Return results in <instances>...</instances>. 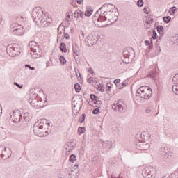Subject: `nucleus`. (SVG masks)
<instances>
[{
    "label": "nucleus",
    "mask_w": 178,
    "mask_h": 178,
    "mask_svg": "<svg viewBox=\"0 0 178 178\" xmlns=\"http://www.w3.org/2000/svg\"><path fill=\"white\" fill-rule=\"evenodd\" d=\"M119 13L115 10L113 4H104L95 13L92 19L96 21L98 27H108V24H105L106 20L111 23H115L118 19Z\"/></svg>",
    "instance_id": "f257e3e1"
},
{
    "label": "nucleus",
    "mask_w": 178,
    "mask_h": 178,
    "mask_svg": "<svg viewBox=\"0 0 178 178\" xmlns=\"http://www.w3.org/2000/svg\"><path fill=\"white\" fill-rule=\"evenodd\" d=\"M6 52L11 58H15V56H19L22 54V48L19 44H10L7 46Z\"/></svg>",
    "instance_id": "f03ea898"
},
{
    "label": "nucleus",
    "mask_w": 178,
    "mask_h": 178,
    "mask_svg": "<svg viewBox=\"0 0 178 178\" xmlns=\"http://www.w3.org/2000/svg\"><path fill=\"white\" fill-rule=\"evenodd\" d=\"M136 52L132 47H127L125 51H123L122 55L123 57L122 58V60L126 65H129V63H131L133 62V58H134V55Z\"/></svg>",
    "instance_id": "7ed1b4c3"
},
{
    "label": "nucleus",
    "mask_w": 178,
    "mask_h": 178,
    "mask_svg": "<svg viewBox=\"0 0 178 178\" xmlns=\"http://www.w3.org/2000/svg\"><path fill=\"white\" fill-rule=\"evenodd\" d=\"M113 111L115 112H119V113H126V106L120 104V100L115 102L111 105Z\"/></svg>",
    "instance_id": "20e7f679"
},
{
    "label": "nucleus",
    "mask_w": 178,
    "mask_h": 178,
    "mask_svg": "<svg viewBox=\"0 0 178 178\" xmlns=\"http://www.w3.org/2000/svg\"><path fill=\"white\" fill-rule=\"evenodd\" d=\"M97 42H98V37H97L95 34L91 33L87 37L86 45H87V47H92L95 45Z\"/></svg>",
    "instance_id": "39448f33"
},
{
    "label": "nucleus",
    "mask_w": 178,
    "mask_h": 178,
    "mask_svg": "<svg viewBox=\"0 0 178 178\" xmlns=\"http://www.w3.org/2000/svg\"><path fill=\"white\" fill-rule=\"evenodd\" d=\"M154 168L147 167L142 171V175L144 178H154Z\"/></svg>",
    "instance_id": "423d86ee"
},
{
    "label": "nucleus",
    "mask_w": 178,
    "mask_h": 178,
    "mask_svg": "<svg viewBox=\"0 0 178 178\" xmlns=\"http://www.w3.org/2000/svg\"><path fill=\"white\" fill-rule=\"evenodd\" d=\"M33 98L31 97L29 99V104H31V106L33 108H35L36 109H38V108H40L41 106L40 105V102L38 101V99H36V97H38V94L35 93L33 95Z\"/></svg>",
    "instance_id": "0eeeda50"
},
{
    "label": "nucleus",
    "mask_w": 178,
    "mask_h": 178,
    "mask_svg": "<svg viewBox=\"0 0 178 178\" xmlns=\"http://www.w3.org/2000/svg\"><path fill=\"white\" fill-rule=\"evenodd\" d=\"M72 51L74 54V58L76 62L80 61V47L77 46V44H72Z\"/></svg>",
    "instance_id": "6e6552de"
},
{
    "label": "nucleus",
    "mask_w": 178,
    "mask_h": 178,
    "mask_svg": "<svg viewBox=\"0 0 178 178\" xmlns=\"http://www.w3.org/2000/svg\"><path fill=\"white\" fill-rule=\"evenodd\" d=\"M149 143H147L143 141H139L136 145V149H139L140 151H147V149H149Z\"/></svg>",
    "instance_id": "1a4fd4ad"
},
{
    "label": "nucleus",
    "mask_w": 178,
    "mask_h": 178,
    "mask_svg": "<svg viewBox=\"0 0 178 178\" xmlns=\"http://www.w3.org/2000/svg\"><path fill=\"white\" fill-rule=\"evenodd\" d=\"M31 52H33V54L31 55L33 59H37L38 58H41V56H42V50L41 49L40 45L35 49L33 48Z\"/></svg>",
    "instance_id": "9d476101"
},
{
    "label": "nucleus",
    "mask_w": 178,
    "mask_h": 178,
    "mask_svg": "<svg viewBox=\"0 0 178 178\" xmlns=\"http://www.w3.org/2000/svg\"><path fill=\"white\" fill-rule=\"evenodd\" d=\"M11 120L14 123H19V122L22 120L23 118H22V113H20V111H13L11 115Z\"/></svg>",
    "instance_id": "9b49d317"
},
{
    "label": "nucleus",
    "mask_w": 178,
    "mask_h": 178,
    "mask_svg": "<svg viewBox=\"0 0 178 178\" xmlns=\"http://www.w3.org/2000/svg\"><path fill=\"white\" fill-rule=\"evenodd\" d=\"M33 132L38 137H45L47 136L44 132V126L42 125L39 126V128H34Z\"/></svg>",
    "instance_id": "f8f14e48"
},
{
    "label": "nucleus",
    "mask_w": 178,
    "mask_h": 178,
    "mask_svg": "<svg viewBox=\"0 0 178 178\" xmlns=\"http://www.w3.org/2000/svg\"><path fill=\"white\" fill-rule=\"evenodd\" d=\"M152 96V91L149 92H140L139 94H136V97H140L143 99H149Z\"/></svg>",
    "instance_id": "ddd939ff"
},
{
    "label": "nucleus",
    "mask_w": 178,
    "mask_h": 178,
    "mask_svg": "<svg viewBox=\"0 0 178 178\" xmlns=\"http://www.w3.org/2000/svg\"><path fill=\"white\" fill-rule=\"evenodd\" d=\"M149 91H152V89L149 88L148 86H140L136 91V94H140V92H148Z\"/></svg>",
    "instance_id": "4468645a"
},
{
    "label": "nucleus",
    "mask_w": 178,
    "mask_h": 178,
    "mask_svg": "<svg viewBox=\"0 0 178 178\" xmlns=\"http://www.w3.org/2000/svg\"><path fill=\"white\" fill-rule=\"evenodd\" d=\"M32 17L34 22H35L36 23H38V22L41 20V17H42V15L38 12L33 11Z\"/></svg>",
    "instance_id": "2eb2a0df"
},
{
    "label": "nucleus",
    "mask_w": 178,
    "mask_h": 178,
    "mask_svg": "<svg viewBox=\"0 0 178 178\" xmlns=\"http://www.w3.org/2000/svg\"><path fill=\"white\" fill-rule=\"evenodd\" d=\"M67 147L68 149L69 152L70 151H73V149L74 147H76V140L74 139H71L67 143Z\"/></svg>",
    "instance_id": "dca6fc26"
},
{
    "label": "nucleus",
    "mask_w": 178,
    "mask_h": 178,
    "mask_svg": "<svg viewBox=\"0 0 178 178\" xmlns=\"http://www.w3.org/2000/svg\"><path fill=\"white\" fill-rule=\"evenodd\" d=\"M14 35H22L24 33V31L23 30V26H19V28L14 30L13 32H12Z\"/></svg>",
    "instance_id": "f3484780"
},
{
    "label": "nucleus",
    "mask_w": 178,
    "mask_h": 178,
    "mask_svg": "<svg viewBox=\"0 0 178 178\" xmlns=\"http://www.w3.org/2000/svg\"><path fill=\"white\" fill-rule=\"evenodd\" d=\"M161 156L165 158V159H166L170 156V155H169L168 149H166V148L165 147H161Z\"/></svg>",
    "instance_id": "a211bd4d"
},
{
    "label": "nucleus",
    "mask_w": 178,
    "mask_h": 178,
    "mask_svg": "<svg viewBox=\"0 0 178 178\" xmlns=\"http://www.w3.org/2000/svg\"><path fill=\"white\" fill-rule=\"evenodd\" d=\"M102 145L104 148H108V149H111L113 147L112 140L102 141Z\"/></svg>",
    "instance_id": "6ab92c4d"
},
{
    "label": "nucleus",
    "mask_w": 178,
    "mask_h": 178,
    "mask_svg": "<svg viewBox=\"0 0 178 178\" xmlns=\"http://www.w3.org/2000/svg\"><path fill=\"white\" fill-rule=\"evenodd\" d=\"M145 112L147 115H152V113H154V105L153 104L148 105L146 107Z\"/></svg>",
    "instance_id": "aec40b11"
},
{
    "label": "nucleus",
    "mask_w": 178,
    "mask_h": 178,
    "mask_svg": "<svg viewBox=\"0 0 178 178\" xmlns=\"http://www.w3.org/2000/svg\"><path fill=\"white\" fill-rule=\"evenodd\" d=\"M74 17L76 19H79V17H81L83 19L84 18V12L78 9L74 13Z\"/></svg>",
    "instance_id": "412c9836"
},
{
    "label": "nucleus",
    "mask_w": 178,
    "mask_h": 178,
    "mask_svg": "<svg viewBox=\"0 0 178 178\" xmlns=\"http://www.w3.org/2000/svg\"><path fill=\"white\" fill-rule=\"evenodd\" d=\"M47 18L48 14H42L40 21V23H42V26H45V23H47Z\"/></svg>",
    "instance_id": "4be33fe9"
},
{
    "label": "nucleus",
    "mask_w": 178,
    "mask_h": 178,
    "mask_svg": "<svg viewBox=\"0 0 178 178\" xmlns=\"http://www.w3.org/2000/svg\"><path fill=\"white\" fill-rule=\"evenodd\" d=\"M29 45L30 47L31 51H32L33 49H35V48L38 46V43L35 42V41H31Z\"/></svg>",
    "instance_id": "5701e85b"
},
{
    "label": "nucleus",
    "mask_w": 178,
    "mask_h": 178,
    "mask_svg": "<svg viewBox=\"0 0 178 178\" xmlns=\"http://www.w3.org/2000/svg\"><path fill=\"white\" fill-rule=\"evenodd\" d=\"M157 31L159 34H161V36H163V30H165V28L162 25H159L156 26Z\"/></svg>",
    "instance_id": "b1692460"
},
{
    "label": "nucleus",
    "mask_w": 178,
    "mask_h": 178,
    "mask_svg": "<svg viewBox=\"0 0 178 178\" xmlns=\"http://www.w3.org/2000/svg\"><path fill=\"white\" fill-rule=\"evenodd\" d=\"M19 26H22V25H20V24H17L16 22L10 25V31H11V33H13L14 30H16L17 29H18Z\"/></svg>",
    "instance_id": "393cba45"
},
{
    "label": "nucleus",
    "mask_w": 178,
    "mask_h": 178,
    "mask_svg": "<svg viewBox=\"0 0 178 178\" xmlns=\"http://www.w3.org/2000/svg\"><path fill=\"white\" fill-rule=\"evenodd\" d=\"M60 49L61 51V52H65V54H66V52H67V49H66V44L62 42L60 44Z\"/></svg>",
    "instance_id": "a878e982"
},
{
    "label": "nucleus",
    "mask_w": 178,
    "mask_h": 178,
    "mask_svg": "<svg viewBox=\"0 0 178 178\" xmlns=\"http://www.w3.org/2000/svg\"><path fill=\"white\" fill-rule=\"evenodd\" d=\"M147 77H150L151 79H153V80H155V79H156V72L155 71H151L147 75Z\"/></svg>",
    "instance_id": "bb28decb"
},
{
    "label": "nucleus",
    "mask_w": 178,
    "mask_h": 178,
    "mask_svg": "<svg viewBox=\"0 0 178 178\" xmlns=\"http://www.w3.org/2000/svg\"><path fill=\"white\" fill-rule=\"evenodd\" d=\"M78 133L79 136H81V134H84L86 133V127H79L78 128Z\"/></svg>",
    "instance_id": "cd10ccee"
},
{
    "label": "nucleus",
    "mask_w": 178,
    "mask_h": 178,
    "mask_svg": "<svg viewBox=\"0 0 178 178\" xmlns=\"http://www.w3.org/2000/svg\"><path fill=\"white\" fill-rule=\"evenodd\" d=\"M67 178H76L74 170L72 169L70 172L67 175Z\"/></svg>",
    "instance_id": "c85d7f7f"
},
{
    "label": "nucleus",
    "mask_w": 178,
    "mask_h": 178,
    "mask_svg": "<svg viewBox=\"0 0 178 178\" xmlns=\"http://www.w3.org/2000/svg\"><path fill=\"white\" fill-rule=\"evenodd\" d=\"M97 91L104 92L105 91V88L104 87V84L100 83V84L97 85Z\"/></svg>",
    "instance_id": "c756f323"
},
{
    "label": "nucleus",
    "mask_w": 178,
    "mask_h": 178,
    "mask_svg": "<svg viewBox=\"0 0 178 178\" xmlns=\"http://www.w3.org/2000/svg\"><path fill=\"white\" fill-rule=\"evenodd\" d=\"M161 54V47L158 45V42H156V50H155V55L158 56Z\"/></svg>",
    "instance_id": "7c9ffc66"
},
{
    "label": "nucleus",
    "mask_w": 178,
    "mask_h": 178,
    "mask_svg": "<svg viewBox=\"0 0 178 178\" xmlns=\"http://www.w3.org/2000/svg\"><path fill=\"white\" fill-rule=\"evenodd\" d=\"M92 12H94L93 10H87L85 13H83V17H86V16L89 17V16H91V15H92Z\"/></svg>",
    "instance_id": "2f4dec72"
},
{
    "label": "nucleus",
    "mask_w": 178,
    "mask_h": 178,
    "mask_svg": "<svg viewBox=\"0 0 178 178\" xmlns=\"http://www.w3.org/2000/svg\"><path fill=\"white\" fill-rule=\"evenodd\" d=\"M170 20H172V17L170 16H165L163 17V21L164 23H170Z\"/></svg>",
    "instance_id": "473e14b6"
},
{
    "label": "nucleus",
    "mask_w": 178,
    "mask_h": 178,
    "mask_svg": "<svg viewBox=\"0 0 178 178\" xmlns=\"http://www.w3.org/2000/svg\"><path fill=\"white\" fill-rule=\"evenodd\" d=\"M176 10H177V8L176 6H173L169 9V12H171L170 16H173L175 15Z\"/></svg>",
    "instance_id": "72a5a7b5"
},
{
    "label": "nucleus",
    "mask_w": 178,
    "mask_h": 178,
    "mask_svg": "<svg viewBox=\"0 0 178 178\" xmlns=\"http://www.w3.org/2000/svg\"><path fill=\"white\" fill-rule=\"evenodd\" d=\"M59 60L61 63V65L63 66L66 63V58H65V56H60L59 58Z\"/></svg>",
    "instance_id": "f704fd0d"
},
{
    "label": "nucleus",
    "mask_w": 178,
    "mask_h": 178,
    "mask_svg": "<svg viewBox=\"0 0 178 178\" xmlns=\"http://www.w3.org/2000/svg\"><path fill=\"white\" fill-rule=\"evenodd\" d=\"M74 89L76 92H79L80 91H81V86L79 83H75Z\"/></svg>",
    "instance_id": "c9c22d12"
},
{
    "label": "nucleus",
    "mask_w": 178,
    "mask_h": 178,
    "mask_svg": "<svg viewBox=\"0 0 178 178\" xmlns=\"http://www.w3.org/2000/svg\"><path fill=\"white\" fill-rule=\"evenodd\" d=\"M96 108L93 109L92 113L93 115H98L99 113V108H101V106H95Z\"/></svg>",
    "instance_id": "e433bc0d"
},
{
    "label": "nucleus",
    "mask_w": 178,
    "mask_h": 178,
    "mask_svg": "<svg viewBox=\"0 0 178 178\" xmlns=\"http://www.w3.org/2000/svg\"><path fill=\"white\" fill-rule=\"evenodd\" d=\"M77 157L76 156L75 154H71L70 156V162H72L73 163V162H74V161H76Z\"/></svg>",
    "instance_id": "4c0bfd02"
},
{
    "label": "nucleus",
    "mask_w": 178,
    "mask_h": 178,
    "mask_svg": "<svg viewBox=\"0 0 178 178\" xmlns=\"http://www.w3.org/2000/svg\"><path fill=\"white\" fill-rule=\"evenodd\" d=\"M40 124H41V120H39L34 124L33 130H34V129L40 128Z\"/></svg>",
    "instance_id": "58836bf2"
},
{
    "label": "nucleus",
    "mask_w": 178,
    "mask_h": 178,
    "mask_svg": "<svg viewBox=\"0 0 178 178\" xmlns=\"http://www.w3.org/2000/svg\"><path fill=\"white\" fill-rule=\"evenodd\" d=\"M63 37V32L60 31V26L58 27V38L57 40H59V38H62Z\"/></svg>",
    "instance_id": "ea45409f"
},
{
    "label": "nucleus",
    "mask_w": 178,
    "mask_h": 178,
    "mask_svg": "<svg viewBox=\"0 0 178 178\" xmlns=\"http://www.w3.org/2000/svg\"><path fill=\"white\" fill-rule=\"evenodd\" d=\"M172 91L175 94L178 95V84L172 86Z\"/></svg>",
    "instance_id": "a19ab883"
},
{
    "label": "nucleus",
    "mask_w": 178,
    "mask_h": 178,
    "mask_svg": "<svg viewBox=\"0 0 178 178\" xmlns=\"http://www.w3.org/2000/svg\"><path fill=\"white\" fill-rule=\"evenodd\" d=\"M86 120V114L83 113L81 116V118L79 120V123H84V121Z\"/></svg>",
    "instance_id": "79ce46f5"
},
{
    "label": "nucleus",
    "mask_w": 178,
    "mask_h": 178,
    "mask_svg": "<svg viewBox=\"0 0 178 178\" xmlns=\"http://www.w3.org/2000/svg\"><path fill=\"white\" fill-rule=\"evenodd\" d=\"M90 98L92 101H97V99H99V97L94 94H91Z\"/></svg>",
    "instance_id": "37998d69"
},
{
    "label": "nucleus",
    "mask_w": 178,
    "mask_h": 178,
    "mask_svg": "<svg viewBox=\"0 0 178 178\" xmlns=\"http://www.w3.org/2000/svg\"><path fill=\"white\" fill-rule=\"evenodd\" d=\"M51 22L52 19L47 15V19L46 21V23L44 24V26H49V24H51Z\"/></svg>",
    "instance_id": "c03bdc74"
},
{
    "label": "nucleus",
    "mask_w": 178,
    "mask_h": 178,
    "mask_svg": "<svg viewBox=\"0 0 178 178\" xmlns=\"http://www.w3.org/2000/svg\"><path fill=\"white\" fill-rule=\"evenodd\" d=\"M137 5H138V6H139V8H143V6H144V1L138 0L137 1Z\"/></svg>",
    "instance_id": "a18cd8bd"
},
{
    "label": "nucleus",
    "mask_w": 178,
    "mask_h": 178,
    "mask_svg": "<svg viewBox=\"0 0 178 178\" xmlns=\"http://www.w3.org/2000/svg\"><path fill=\"white\" fill-rule=\"evenodd\" d=\"M23 119L24 122H29L30 118H29V113L24 114Z\"/></svg>",
    "instance_id": "49530a36"
},
{
    "label": "nucleus",
    "mask_w": 178,
    "mask_h": 178,
    "mask_svg": "<svg viewBox=\"0 0 178 178\" xmlns=\"http://www.w3.org/2000/svg\"><path fill=\"white\" fill-rule=\"evenodd\" d=\"M157 37H158V34L156 33V31H155V29H153L152 39L156 40Z\"/></svg>",
    "instance_id": "de8ad7c7"
},
{
    "label": "nucleus",
    "mask_w": 178,
    "mask_h": 178,
    "mask_svg": "<svg viewBox=\"0 0 178 178\" xmlns=\"http://www.w3.org/2000/svg\"><path fill=\"white\" fill-rule=\"evenodd\" d=\"M79 102L81 104V106L79 107V111H80V109H81V108H83V96H79Z\"/></svg>",
    "instance_id": "09e8293b"
},
{
    "label": "nucleus",
    "mask_w": 178,
    "mask_h": 178,
    "mask_svg": "<svg viewBox=\"0 0 178 178\" xmlns=\"http://www.w3.org/2000/svg\"><path fill=\"white\" fill-rule=\"evenodd\" d=\"M79 38H81V40H83V38H84V31H83V30H81L79 31Z\"/></svg>",
    "instance_id": "8fccbe9b"
},
{
    "label": "nucleus",
    "mask_w": 178,
    "mask_h": 178,
    "mask_svg": "<svg viewBox=\"0 0 178 178\" xmlns=\"http://www.w3.org/2000/svg\"><path fill=\"white\" fill-rule=\"evenodd\" d=\"M154 22V19L151 18L150 19H147L145 21V24H147V26H148L149 24H151V23H153Z\"/></svg>",
    "instance_id": "3c124183"
},
{
    "label": "nucleus",
    "mask_w": 178,
    "mask_h": 178,
    "mask_svg": "<svg viewBox=\"0 0 178 178\" xmlns=\"http://www.w3.org/2000/svg\"><path fill=\"white\" fill-rule=\"evenodd\" d=\"M25 67H28L30 70H35V67H31V65L29 64L25 65Z\"/></svg>",
    "instance_id": "603ef678"
},
{
    "label": "nucleus",
    "mask_w": 178,
    "mask_h": 178,
    "mask_svg": "<svg viewBox=\"0 0 178 178\" xmlns=\"http://www.w3.org/2000/svg\"><path fill=\"white\" fill-rule=\"evenodd\" d=\"M126 86H127V84H126V81H124L122 84V86H118V88L119 90H122V88H123V87H126Z\"/></svg>",
    "instance_id": "864d4df0"
},
{
    "label": "nucleus",
    "mask_w": 178,
    "mask_h": 178,
    "mask_svg": "<svg viewBox=\"0 0 178 178\" xmlns=\"http://www.w3.org/2000/svg\"><path fill=\"white\" fill-rule=\"evenodd\" d=\"M2 151H3V147H0V156H1V158H4L5 154H3V153H2Z\"/></svg>",
    "instance_id": "5fc2aeb1"
},
{
    "label": "nucleus",
    "mask_w": 178,
    "mask_h": 178,
    "mask_svg": "<svg viewBox=\"0 0 178 178\" xmlns=\"http://www.w3.org/2000/svg\"><path fill=\"white\" fill-rule=\"evenodd\" d=\"M114 84H115V86L118 87V85L120 84V79L114 80Z\"/></svg>",
    "instance_id": "6e6d98bb"
},
{
    "label": "nucleus",
    "mask_w": 178,
    "mask_h": 178,
    "mask_svg": "<svg viewBox=\"0 0 178 178\" xmlns=\"http://www.w3.org/2000/svg\"><path fill=\"white\" fill-rule=\"evenodd\" d=\"M14 86H16L19 89L23 88V85H20V84L17 83V82H14Z\"/></svg>",
    "instance_id": "4d7b16f0"
},
{
    "label": "nucleus",
    "mask_w": 178,
    "mask_h": 178,
    "mask_svg": "<svg viewBox=\"0 0 178 178\" xmlns=\"http://www.w3.org/2000/svg\"><path fill=\"white\" fill-rule=\"evenodd\" d=\"M79 163H76V164H75L74 165V168H73V169L74 170H76V172H79Z\"/></svg>",
    "instance_id": "13d9d810"
},
{
    "label": "nucleus",
    "mask_w": 178,
    "mask_h": 178,
    "mask_svg": "<svg viewBox=\"0 0 178 178\" xmlns=\"http://www.w3.org/2000/svg\"><path fill=\"white\" fill-rule=\"evenodd\" d=\"M96 104H97V106H101V105H102V102H101V100H99V99L96 101Z\"/></svg>",
    "instance_id": "bf43d9fd"
},
{
    "label": "nucleus",
    "mask_w": 178,
    "mask_h": 178,
    "mask_svg": "<svg viewBox=\"0 0 178 178\" xmlns=\"http://www.w3.org/2000/svg\"><path fill=\"white\" fill-rule=\"evenodd\" d=\"M145 44L148 47L149 45H151V44H152V40H151L150 42H149V40H145Z\"/></svg>",
    "instance_id": "052dcab7"
},
{
    "label": "nucleus",
    "mask_w": 178,
    "mask_h": 178,
    "mask_svg": "<svg viewBox=\"0 0 178 178\" xmlns=\"http://www.w3.org/2000/svg\"><path fill=\"white\" fill-rule=\"evenodd\" d=\"M64 38H65L66 40H69V38H70V35H69V33H64Z\"/></svg>",
    "instance_id": "680f3d73"
},
{
    "label": "nucleus",
    "mask_w": 178,
    "mask_h": 178,
    "mask_svg": "<svg viewBox=\"0 0 178 178\" xmlns=\"http://www.w3.org/2000/svg\"><path fill=\"white\" fill-rule=\"evenodd\" d=\"M92 81H94V78L90 77L88 79V83H89V84H91Z\"/></svg>",
    "instance_id": "e2e57ef3"
},
{
    "label": "nucleus",
    "mask_w": 178,
    "mask_h": 178,
    "mask_svg": "<svg viewBox=\"0 0 178 178\" xmlns=\"http://www.w3.org/2000/svg\"><path fill=\"white\" fill-rule=\"evenodd\" d=\"M111 88H112L111 86L107 85L106 87V91H111Z\"/></svg>",
    "instance_id": "0e129e2a"
},
{
    "label": "nucleus",
    "mask_w": 178,
    "mask_h": 178,
    "mask_svg": "<svg viewBox=\"0 0 178 178\" xmlns=\"http://www.w3.org/2000/svg\"><path fill=\"white\" fill-rule=\"evenodd\" d=\"M88 72H89V73H90V74H94V71L92 70V69L91 67H90L88 69Z\"/></svg>",
    "instance_id": "69168bd1"
},
{
    "label": "nucleus",
    "mask_w": 178,
    "mask_h": 178,
    "mask_svg": "<svg viewBox=\"0 0 178 178\" xmlns=\"http://www.w3.org/2000/svg\"><path fill=\"white\" fill-rule=\"evenodd\" d=\"M143 11H144L145 13H146V15H148V13H149L148 12V10H147V7H145V8H144Z\"/></svg>",
    "instance_id": "338daca9"
},
{
    "label": "nucleus",
    "mask_w": 178,
    "mask_h": 178,
    "mask_svg": "<svg viewBox=\"0 0 178 178\" xmlns=\"http://www.w3.org/2000/svg\"><path fill=\"white\" fill-rule=\"evenodd\" d=\"M147 47H148L149 49L150 50V49H152L154 46L152 45V43H150V44Z\"/></svg>",
    "instance_id": "774afa93"
}]
</instances>
